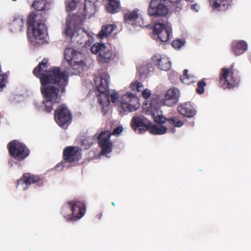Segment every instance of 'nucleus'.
I'll return each mask as SVG.
<instances>
[{
    "label": "nucleus",
    "mask_w": 251,
    "mask_h": 251,
    "mask_svg": "<svg viewBox=\"0 0 251 251\" xmlns=\"http://www.w3.org/2000/svg\"><path fill=\"white\" fill-rule=\"evenodd\" d=\"M157 103V100L154 99L151 101L149 106H148L147 102L144 103L143 106V113L149 117L151 116V118L154 119V122L158 124L151 126L150 132L152 134L162 135L169 130L172 133H174L175 128L169 126L180 127L183 125V123L176 117L169 119L166 118L162 115V111L158 109Z\"/></svg>",
    "instance_id": "2"
},
{
    "label": "nucleus",
    "mask_w": 251,
    "mask_h": 251,
    "mask_svg": "<svg viewBox=\"0 0 251 251\" xmlns=\"http://www.w3.org/2000/svg\"><path fill=\"white\" fill-rule=\"evenodd\" d=\"M179 91L176 88H171L165 94L162 104L169 107L174 106L178 100Z\"/></svg>",
    "instance_id": "20"
},
{
    "label": "nucleus",
    "mask_w": 251,
    "mask_h": 251,
    "mask_svg": "<svg viewBox=\"0 0 251 251\" xmlns=\"http://www.w3.org/2000/svg\"><path fill=\"white\" fill-rule=\"evenodd\" d=\"M107 94L108 95L109 99H110L113 103H116L118 101L119 94L115 90H108Z\"/></svg>",
    "instance_id": "34"
},
{
    "label": "nucleus",
    "mask_w": 251,
    "mask_h": 251,
    "mask_svg": "<svg viewBox=\"0 0 251 251\" xmlns=\"http://www.w3.org/2000/svg\"><path fill=\"white\" fill-rule=\"evenodd\" d=\"M51 5L50 0H35L32 7L37 11L48 10Z\"/></svg>",
    "instance_id": "26"
},
{
    "label": "nucleus",
    "mask_w": 251,
    "mask_h": 251,
    "mask_svg": "<svg viewBox=\"0 0 251 251\" xmlns=\"http://www.w3.org/2000/svg\"><path fill=\"white\" fill-rule=\"evenodd\" d=\"M167 0H151L148 8L149 14L151 16H164L168 12Z\"/></svg>",
    "instance_id": "15"
},
{
    "label": "nucleus",
    "mask_w": 251,
    "mask_h": 251,
    "mask_svg": "<svg viewBox=\"0 0 251 251\" xmlns=\"http://www.w3.org/2000/svg\"><path fill=\"white\" fill-rule=\"evenodd\" d=\"M8 81L7 75L5 74L0 75V92L2 91L6 86Z\"/></svg>",
    "instance_id": "36"
},
{
    "label": "nucleus",
    "mask_w": 251,
    "mask_h": 251,
    "mask_svg": "<svg viewBox=\"0 0 251 251\" xmlns=\"http://www.w3.org/2000/svg\"><path fill=\"white\" fill-rule=\"evenodd\" d=\"M112 204L113 206H114V205H115V203H114V202H112Z\"/></svg>",
    "instance_id": "44"
},
{
    "label": "nucleus",
    "mask_w": 251,
    "mask_h": 251,
    "mask_svg": "<svg viewBox=\"0 0 251 251\" xmlns=\"http://www.w3.org/2000/svg\"><path fill=\"white\" fill-rule=\"evenodd\" d=\"M186 1H193L194 0H185Z\"/></svg>",
    "instance_id": "43"
},
{
    "label": "nucleus",
    "mask_w": 251,
    "mask_h": 251,
    "mask_svg": "<svg viewBox=\"0 0 251 251\" xmlns=\"http://www.w3.org/2000/svg\"><path fill=\"white\" fill-rule=\"evenodd\" d=\"M98 96V100L100 104L103 107L107 106L110 103V99L108 95L106 92H100Z\"/></svg>",
    "instance_id": "28"
},
{
    "label": "nucleus",
    "mask_w": 251,
    "mask_h": 251,
    "mask_svg": "<svg viewBox=\"0 0 251 251\" xmlns=\"http://www.w3.org/2000/svg\"><path fill=\"white\" fill-rule=\"evenodd\" d=\"M9 163L11 164V166H13L14 164V161L13 159L9 160Z\"/></svg>",
    "instance_id": "41"
},
{
    "label": "nucleus",
    "mask_w": 251,
    "mask_h": 251,
    "mask_svg": "<svg viewBox=\"0 0 251 251\" xmlns=\"http://www.w3.org/2000/svg\"><path fill=\"white\" fill-rule=\"evenodd\" d=\"M45 181L43 178L33 174H25L17 181V187L19 189L25 190L31 184H36L38 186H42Z\"/></svg>",
    "instance_id": "16"
},
{
    "label": "nucleus",
    "mask_w": 251,
    "mask_h": 251,
    "mask_svg": "<svg viewBox=\"0 0 251 251\" xmlns=\"http://www.w3.org/2000/svg\"><path fill=\"white\" fill-rule=\"evenodd\" d=\"M8 81L7 75L5 74L0 75V92L2 91L6 86Z\"/></svg>",
    "instance_id": "35"
},
{
    "label": "nucleus",
    "mask_w": 251,
    "mask_h": 251,
    "mask_svg": "<svg viewBox=\"0 0 251 251\" xmlns=\"http://www.w3.org/2000/svg\"><path fill=\"white\" fill-rule=\"evenodd\" d=\"M98 2L92 0H85L82 6L79 9L78 15H74L70 17L77 16L76 20H82V23L85 18H91L95 15L98 11Z\"/></svg>",
    "instance_id": "13"
},
{
    "label": "nucleus",
    "mask_w": 251,
    "mask_h": 251,
    "mask_svg": "<svg viewBox=\"0 0 251 251\" xmlns=\"http://www.w3.org/2000/svg\"><path fill=\"white\" fill-rule=\"evenodd\" d=\"M25 25V20L22 16L15 17L9 25L11 32L18 33L23 31Z\"/></svg>",
    "instance_id": "22"
},
{
    "label": "nucleus",
    "mask_w": 251,
    "mask_h": 251,
    "mask_svg": "<svg viewBox=\"0 0 251 251\" xmlns=\"http://www.w3.org/2000/svg\"><path fill=\"white\" fill-rule=\"evenodd\" d=\"M230 68H223L220 78V85L224 89H231L238 85L239 80L236 74Z\"/></svg>",
    "instance_id": "10"
},
{
    "label": "nucleus",
    "mask_w": 251,
    "mask_h": 251,
    "mask_svg": "<svg viewBox=\"0 0 251 251\" xmlns=\"http://www.w3.org/2000/svg\"><path fill=\"white\" fill-rule=\"evenodd\" d=\"M27 23L28 39L33 45L47 43V27L43 22L40 21L36 15L31 14L27 19Z\"/></svg>",
    "instance_id": "4"
},
{
    "label": "nucleus",
    "mask_w": 251,
    "mask_h": 251,
    "mask_svg": "<svg viewBox=\"0 0 251 251\" xmlns=\"http://www.w3.org/2000/svg\"><path fill=\"white\" fill-rule=\"evenodd\" d=\"M191 9L196 12H198L200 9V7L198 4L195 3L191 6Z\"/></svg>",
    "instance_id": "39"
},
{
    "label": "nucleus",
    "mask_w": 251,
    "mask_h": 251,
    "mask_svg": "<svg viewBox=\"0 0 251 251\" xmlns=\"http://www.w3.org/2000/svg\"><path fill=\"white\" fill-rule=\"evenodd\" d=\"M185 41L183 39L176 40L172 42V46L176 49H179L185 44Z\"/></svg>",
    "instance_id": "37"
},
{
    "label": "nucleus",
    "mask_w": 251,
    "mask_h": 251,
    "mask_svg": "<svg viewBox=\"0 0 251 251\" xmlns=\"http://www.w3.org/2000/svg\"><path fill=\"white\" fill-rule=\"evenodd\" d=\"M64 57L70 67L68 69L61 71L58 68L52 67L47 70L48 60L44 58L33 71L34 75L40 79L41 91L44 98L41 107L46 112H50L54 104L60 100L58 90L52 84L57 85L64 92L68 84V76L78 74L85 67L82 54L73 48L65 49Z\"/></svg>",
    "instance_id": "1"
},
{
    "label": "nucleus",
    "mask_w": 251,
    "mask_h": 251,
    "mask_svg": "<svg viewBox=\"0 0 251 251\" xmlns=\"http://www.w3.org/2000/svg\"><path fill=\"white\" fill-rule=\"evenodd\" d=\"M152 60L154 65L160 70L167 71L171 68V60L165 55L156 54L152 57Z\"/></svg>",
    "instance_id": "19"
},
{
    "label": "nucleus",
    "mask_w": 251,
    "mask_h": 251,
    "mask_svg": "<svg viewBox=\"0 0 251 251\" xmlns=\"http://www.w3.org/2000/svg\"><path fill=\"white\" fill-rule=\"evenodd\" d=\"M110 82V76L106 73H103L95 79V85L99 92H106L107 91L108 84Z\"/></svg>",
    "instance_id": "21"
},
{
    "label": "nucleus",
    "mask_w": 251,
    "mask_h": 251,
    "mask_svg": "<svg viewBox=\"0 0 251 251\" xmlns=\"http://www.w3.org/2000/svg\"><path fill=\"white\" fill-rule=\"evenodd\" d=\"M76 18L77 16L67 18L63 34L82 47L87 48L94 42L92 33L80 29L79 26L82 24V20L77 21Z\"/></svg>",
    "instance_id": "3"
},
{
    "label": "nucleus",
    "mask_w": 251,
    "mask_h": 251,
    "mask_svg": "<svg viewBox=\"0 0 251 251\" xmlns=\"http://www.w3.org/2000/svg\"><path fill=\"white\" fill-rule=\"evenodd\" d=\"M120 101L119 111L121 114L134 111L140 107L138 98L132 93L127 92L124 95Z\"/></svg>",
    "instance_id": "7"
},
{
    "label": "nucleus",
    "mask_w": 251,
    "mask_h": 251,
    "mask_svg": "<svg viewBox=\"0 0 251 251\" xmlns=\"http://www.w3.org/2000/svg\"><path fill=\"white\" fill-rule=\"evenodd\" d=\"M125 20L128 24L141 27H147L145 23L144 19L139 10L128 11L124 15Z\"/></svg>",
    "instance_id": "18"
},
{
    "label": "nucleus",
    "mask_w": 251,
    "mask_h": 251,
    "mask_svg": "<svg viewBox=\"0 0 251 251\" xmlns=\"http://www.w3.org/2000/svg\"><path fill=\"white\" fill-rule=\"evenodd\" d=\"M142 96L143 98H144L146 100H147L148 99H149L150 98V97L151 96V91L149 89H144L143 90H142ZM157 100V105L158 106V108H159V103H158V100L156 98H153L152 99L151 101H149L148 100H146L144 103H145V102H147L148 103V106H150V103L151 102V101L152 100ZM143 104H144V103H143ZM144 106V105H143V107Z\"/></svg>",
    "instance_id": "32"
},
{
    "label": "nucleus",
    "mask_w": 251,
    "mask_h": 251,
    "mask_svg": "<svg viewBox=\"0 0 251 251\" xmlns=\"http://www.w3.org/2000/svg\"><path fill=\"white\" fill-rule=\"evenodd\" d=\"M171 2H176L177 1H178L179 0H170Z\"/></svg>",
    "instance_id": "42"
},
{
    "label": "nucleus",
    "mask_w": 251,
    "mask_h": 251,
    "mask_svg": "<svg viewBox=\"0 0 251 251\" xmlns=\"http://www.w3.org/2000/svg\"><path fill=\"white\" fill-rule=\"evenodd\" d=\"M86 143H87V140H84V141L82 142V146H84V148L85 149H88L89 148H90L91 145H92V143H89V144H88V145H86V146H85V144Z\"/></svg>",
    "instance_id": "40"
},
{
    "label": "nucleus",
    "mask_w": 251,
    "mask_h": 251,
    "mask_svg": "<svg viewBox=\"0 0 251 251\" xmlns=\"http://www.w3.org/2000/svg\"><path fill=\"white\" fill-rule=\"evenodd\" d=\"M130 87L134 91L140 92L143 89L144 86L142 83L138 80H135L131 83Z\"/></svg>",
    "instance_id": "33"
},
{
    "label": "nucleus",
    "mask_w": 251,
    "mask_h": 251,
    "mask_svg": "<svg viewBox=\"0 0 251 251\" xmlns=\"http://www.w3.org/2000/svg\"><path fill=\"white\" fill-rule=\"evenodd\" d=\"M248 49L247 43L244 40L234 41L232 43L231 50L236 56L243 54Z\"/></svg>",
    "instance_id": "23"
},
{
    "label": "nucleus",
    "mask_w": 251,
    "mask_h": 251,
    "mask_svg": "<svg viewBox=\"0 0 251 251\" xmlns=\"http://www.w3.org/2000/svg\"><path fill=\"white\" fill-rule=\"evenodd\" d=\"M205 83L203 81H201L198 82L197 91L199 94H202L203 93L204 87L205 86Z\"/></svg>",
    "instance_id": "38"
},
{
    "label": "nucleus",
    "mask_w": 251,
    "mask_h": 251,
    "mask_svg": "<svg viewBox=\"0 0 251 251\" xmlns=\"http://www.w3.org/2000/svg\"><path fill=\"white\" fill-rule=\"evenodd\" d=\"M212 8L216 11L225 10L228 8L231 0H208Z\"/></svg>",
    "instance_id": "24"
},
{
    "label": "nucleus",
    "mask_w": 251,
    "mask_h": 251,
    "mask_svg": "<svg viewBox=\"0 0 251 251\" xmlns=\"http://www.w3.org/2000/svg\"><path fill=\"white\" fill-rule=\"evenodd\" d=\"M8 147L10 155L16 160L15 163L18 166H21L20 162L28 155V150L24 144L16 140L10 142Z\"/></svg>",
    "instance_id": "9"
},
{
    "label": "nucleus",
    "mask_w": 251,
    "mask_h": 251,
    "mask_svg": "<svg viewBox=\"0 0 251 251\" xmlns=\"http://www.w3.org/2000/svg\"><path fill=\"white\" fill-rule=\"evenodd\" d=\"M93 54L98 55L100 62H107L118 57L117 53L111 48H107L104 43H95L91 48Z\"/></svg>",
    "instance_id": "6"
},
{
    "label": "nucleus",
    "mask_w": 251,
    "mask_h": 251,
    "mask_svg": "<svg viewBox=\"0 0 251 251\" xmlns=\"http://www.w3.org/2000/svg\"><path fill=\"white\" fill-rule=\"evenodd\" d=\"M54 120L59 126L66 128L72 121L71 113L65 105H61L54 112Z\"/></svg>",
    "instance_id": "14"
},
{
    "label": "nucleus",
    "mask_w": 251,
    "mask_h": 251,
    "mask_svg": "<svg viewBox=\"0 0 251 251\" xmlns=\"http://www.w3.org/2000/svg\"><path fill=\"white\" fill-rule=\"evenodd\" d=\"M153 31L157 41L166 42L172 37V26L169 23H156Z\"/></svg>",
    "instance_id": "12"
},
{
    "label": "nucleus",
    "mask_w": 251,
    "mask_h": 251,
    "mask_svg": "<svg viewBox=\"0 0 251 251\" xmlns=\"http://www.w3.org/2000/svg\"><path fill=\"white\" fill-rule=\"evenodd\" d=\"M177 110L182 115L187 117H192L196 114L195 109L189 102L179 105Z\"/></svg>",
    "instance_id": "25"
},
{
    "label": "nucleus",
    "mask_w": 251,
    "mask_h": 251,
    "mask_svg": "<svg viewBox=\"0 0 251 251\" xmlns=\"http://www.w3.org/2000/svg\"><path fill=\"white\" fill-rule=\"evenodd\" d=\"M188 70H184L183 74L180 76V79L184 84H189L196 81V78L194 76H190L188 75Z\"/></svg>",
    "instance_id": "30"
},
{
    "label": "nucleus",
    "mask_w": 251,
    "mask_h": 251,
    "mask_svg": "<svg viewBox=\"0 0 251 251\" xmlns=\"http://www.w3.org/2000/svg\"><path fill=\"white\" fill-rule=\"evenodd\" d=\"M79 2V0H66V11H67L68 12H71L74 10L75 9L76 7L78 5Z\"/></svg>",
    "instance_id": "31"
},
{
    "label": "nucleus",
    "mask_w": 251,
    "mask_h": 251,
    "mask_svg": "<svg viewBox=\"0 0 251 251\" xmlns=\"http://www.w3.org/2000/svg\"><path fill=\"white\" fill-rule=\"evenodd\" d=\"M123 128L121 126H118L115 128L112 133L108 131L101 132L99 136L98 139L100 146L101 148V154L107 156V154L112 151V144L110 140L111 135H119L123 131Z\"/></svg>",
    "instance_id": "8"
},
{
    "label": "nucleus",
    "mask_w": 251,
    "mask_h": 251,
    "mask_svg": "<svg viewBox=\"0 0 251 251\" xmlns=\"http://www.w3.org/2000/svg\"><path fill=\"white\" fill-rule=\"evenodd\" d=\"M151 125V123L147 117L143 115H136L131 119L130 126L134 131L142 133Z\"/></svg>",
    "instance_id": "17"
},
{
    "label": "nucleus",
    "mask_w": 251,
    "mask_h": 251,
    "mask_svg": "<svg viewBox=\"0 0 251 251\" xmlns=\"http://www.w3.org/2000/svg\"><path fill=\"white\" fill-rule=\"evenodd\" d=\"M117 26L115 24L105 25L102 26L101 30L97 35V37L100 39L106 38L115 30Z\"/></svg>",
    "instance_id": "27"
},
{
    "label": "nucleus",
    "mask_w": 251,
    "mask_h": 251,
    "mask_svg": "<svg viewBox=\"0 0 251 251\" xmlns=\"http://www.w3.org/2000/svg\"><path fill=\"white\" fill-rule=\"evenodd\" d=\"M62 213L67 220L76 221L84 215L85 207L80 201H71L64 206Z\"/></svg>",
    "instance_id": "5"
},
{
    "label": "nucleus",
    "mask_w": 251,
    "mask_h": 251,
    "mask_svg": "<svg viewBox=\"0 0 251 251\" xmlns=\"http://www.w3.org/2000/svg\"><path fill=\"white\" fill-rule=\"evenodd\" d=\"M151 66L150 64H146L142 66H140L138 68V72L140 76L142 78H146L150 72H151Z\"/></svg>",
    "instance_id": "29"
},
{
    "label": "nucleus",
    "mask_w": 251,
    "mask_h": 251,
    "mask_svg": "<svg viewBox=\"0 0 251 251\" xmlns=\"http://www.w3.org/2000/svg\"><path fill=\"white\" fill-rule=\"evenodd\" d=\"M63 155L65 161L56 166L58 170H62L63 167H70L67 163L77 162L81 157V150L77 147H68L64 149Z\"/></svg>",
    "instance_id": "11"
}]
</instances>
